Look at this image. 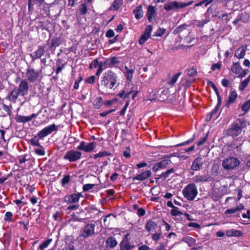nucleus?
Masks as SVG:
<instances>
[{"label": "nucleus", "instance_id": "nucleus-42", "mask_svg": "<svg viewBox=\"0 0 250 250\" xmlns=\"http://www.w3.org/2000/svg\"><path fill=\"white\" fill-rule=\"evenodd\" d=\"M182 74L181 72H179L174 74L172 78L167 82V84L169 85H173L177 82L178 79Z\"/></svg>", "mask_w": 250, "mask_h": 250}, {"label": "nucleus", "instance_id": "nucleus-57", "mask_svg": "<svg viewBox=\"0 0 250 250\" xmlns=\"http://www.w3.org/2000/svg\"><path fill=\"white\" fill-rule=\"evenodd\" d=\"M83 80L82 76H79L76 80H75L73 88L75 89H78L79 88V83Z\"/></svg>", "mask_w": 250, "mask_h": 250}, {"label": "nucleus", "instance_id": "nucleus-14", "mask_svg": "<svg viewBox=\"0 0 250 250\" xmlns=\"http://www.w3.org/2000/svg\"><path fill=\"white\" fill-rule=\"evenodd\" d=\"M157 15V9L153 5H148L147 8L146 16L149 22H152Z\"/></svg>", "mask_w": 250, "mask_h": 250}, {"label": "nucleus", "instance_id": "nucleus-53", "mask_svg": "<svg viewBox=\"0 0 250 250\" xmlns=\"http://www.w3.org/2000/svg\"><path fill=\"white\" fill-rule=\"evenodd\" d=\"M1 107H2V109H3V110L6 113V114L7 115H8L9 116H10L12 114V111H11V109H12V107L11 105L10 106H8V105H7L4 104H3L1 105Z\"/></svg>", "mask_w": 250, "mask_h": 250}, {"label": "nucleus", "instance_id": "nucleus-54", "mask_svg": "<svg viewBox=\"0 0 250 250\" xmlns=\"http://www.w3.org/2000/svg\"><path fill=\"white\" fill-rule=\"evenodd\" d=\"M222 103V101H217V104L214 108L212 110V111L210 112L211 115L213 116L214 115L216 114L217 112L218 111L220 107L221 106Z\"/></svg>", "mask_w": 250, "mask_h": 250}, {"label": "nucleus", "instance_id": "nucleus-43", "mask_svg": "<svg viewBox=\"0 0 250 250\" xmlns=\"http://www.w3.org/2000/svg\"><path fill=\"white\" fill-rule=\"evenodd\" d=\"M103 105V98L102 97L96 98L93 102V106L96 109L100 108Z\"/></svg>", "mask_w": 250, "mask_h": 250}, {"label": "nucleus", "instance_id": "nucleus-64", "mask_svg": "<svg viewBox=\"0 0 250 250\" xmlns=\"http://www.w3.org/2000/svg\"><path fill=\"white\" fill-rule=\"evenodd\" d=\"M188 74L190 77L195 76L197 74L196 69L193 67L188 70Z\"/></svg>", "mask_w": 250, "mask_h": 250}, {"label": "nucleus", "instance_id": "nucleus-7", "mask_svg": "<svg viewBox=\"0 0 250 250\" xmlns=\"http://www.w3.org/2000/svg\"><path fill=\"white\" fill-rule=\"evenodd\" d=\"M62 42L63 39L61 36H54L50 41H47L46 44L48 46V50L54 54L56 48Z\"/></svg>", "mask_w": 250, "mask_h": 250}, {"label": "nucleus", "instance_id": "nucleus-49", "mask_svg": "<svg viewBox=\"0 0 250 250\" xmlns=\"http://www.w3.org/2000/svg\"><path fill=\"white\" fill-rule=\"evenodd\" d=\"M13 214L12 212L7 211L5 214V215L4 217V220L5 222H9V223L14 222V220L13 219Z\"/></svg>", "mask_w": 250, "mask_h": 250}, {"label": "nucleus", "instance_id": "nucleus-47", "mask_svg": "<svg viewBox=\"0 0 250 250\" xmlns=\"http://www.w3.org/2000/svg\"><path fill=\"white\" fill-rule=\"evenodd\" d=\"M195 137H196L195 134L194 133L192 137L190 139H189L188 140L185 141L182 143H180V144L175 145L174 146V147H179V146H183L188 145L189 144L192 143V142H193L194 141V140L195 139Z\"/></svg>", "mask_w": 250, "mask_h": 250}, {"label": "nucleus", "instance_id": "nucleus-50", "mask_svg": "<svg viewBox=\"0 0 250 250\" xmlns=\"http://www.w3.org/2000/svg\"><path fill=\"white\" fill-rule=\"evenodd\" d=\"M241 209H242V208H239V206H237L235 208H229L226 210L225 211V214L228 215L229 214H234Z\"/></svg>", "mask_w": 250, "mask_h": 250}, {"label": "nucleus", "instance_id": "nucleus-40", "mask_svg": "<svg viewBox=\"0 0 250 250\" xmlns=\"http://www.w3.org/2000/svg\"><path fill=\"white\" fill-rule=\"evenodd\" d=\"M87 3H81L79 6V13L80 15H85L88 11Z\"/></svg>", "mask_w": 250, "mask_h": 250}, {"label": "nucleus", "instance_id": "nucleus-37", "mask_svg": "<svg viewBox=\"0 0 250 250\" xmlns=\"http://www.w3.org/2000/svg\"><path fill=\"white\" fill-rule=\"evenodd\" d=\"M182 241L187 243L189 247L193 246L196 243V240L190 236L183 237L182 239Z\"/></svg>", "mask_w": 250, "mask_h": 250}, {"label": "nucleus", "instance_id": "nucleus-11", "mask_svg": "<svg viewBox=\"0 0 250 250\" xmlns=\"http://www.w3.org/2000/svg\"><path fill=\"white\" fill-rule=\"evenodd\" d=\"M171 164V161L169 158L165 159L164 160H162V161L155 163L152 168V171L156 172L160 169H165Z\"/></svg>", "mask_w": 250, "mask_h": 250}, {"label": "nucleus", "instance_id": "nucleus-6", "mask_svg": "<svg viewBox=\"0 0 250 250\" xmlns=\"http://www.w3.org/2000/svg\"><path fill=\"white\" fill-rule=\"evenodd\" d=\"M82 156V153L79 151L71 149L67 151L63 156V159L69 162H75L80 160Z\"/></svg>", "mask_w": 250, "mask_h": 250}, {"label": "nucleus", "instance_id": "nucleus-34", "mask_svg": "<svg viewBox=\"0 0 250 250\" xmlns=\"http://www.w3.org/2000/svg\"><path fill=\"white\" fill-rule=\"evenodd\" d=\"M193 180L196 183H198L203 182H208L209 181V178L207 176L197 175L193 178Z\"/></svg>", "mask_w": 250, "mask_h": 250}, {"label": "nucleus", "instance_id": "nucleus-24", "mask_svg": "<svg viewBox=\"0 0 250 250\" xmlns=\"http://www.w3.org/2000/svg\"><path fill=\"white\" fill-rule=\"evenodd\" d=\"M226 234L229 237H241L243 233L241 230L230 229L226 230Z\"/></svg>", "mask_w": 250, "mask_h": 250}, {"label": "nucleus", "instance_id": "nucleus-9", "mask_svg": "<svg viewBox=\"0 0 250 250\" xmlns=\"http://www.w3.org/2000/svg\"><path fill=\"white\" fill-rule=\"evenodd\" d=\"M40 74V71L39 70H35L34 68L28 67L26 72V76L27 78L26 80L33 83L38 79Z\"/></svg>", "mask_w": 250, "mask_h": 250}, {"label": "nucleus", "instance_id": "nucleus-60", "mask_svg": "<svg viewBox=\"0 0 250 250\" xmlns=\"http://www.w3.org/2000/svg\"><path fill=\"white\" fill-rule=\"evenodd\" d=\"M152 30V26L151 25H148L146 26L145 29L144 33H143L144 35H147V36L150 37L151 33Z\"/></svg>", "mask_w": 250, "mask_h": 250}, {"label": "nucleus", "instance_id": "nucleus-61", "mask_svg": "<svg viewBox=\"0 0 250 250\" xmlns=\"http://www.w3.org/2000/svg\"><path fill=\"white\" fill-rule=\"evenodd\" d=\"M27 156H28L27 154L19 156L18 157V159L19 161V163L20 164H22L25 163L26 161H28L29 159V158H27Z\"/></svg>", "mask_w": 250, "mask_h": 250}, {"label": "nucleus", "instance_id": "nucleus-16", "mask_svg": "<svg viewBox=\"0 0 250 250\" xmlns=\"http://www.w3.org/2000/svg\"><path fill=\"white\" fill-rule=\"evenodd\" d=\"M181 2L177 1H171L168 3H166L164 5V9L167 11H170L172 10H175L182 8Z\"/></svg>", "mask_w": 250, "mask_h": 250}, {"label": "nucleus", "instance_id": "nucleus-10", "mask_svg": "<svg viewBox=\"0 0 250 250\" xmlns=\"http://www.w3.org/2000/svg\"><path fill=\"white\" fill-rule=\"evenodd\" d=\"M95 225L88 223L81 231V236L84 238L89 237L95 233Z\"/></svg>", "mask_w": 250, "mask_h": 250}, {"label": "nucleus", "instance_id": "nucleus-63", "mask_svg": "<svg viewBox=\"0 0 250 250\" xmlns=\"http://www.w3.org/2000/svg\"><path fill=\"white\" fill-rule=\"evenodd\" d=\"M221 62H219L217 63L212 64L211 67V69L213 71H215L216 69L218 70H220L221 68Z\"/></svg>", "mask_w": 250, "mask_h": 250}, {"label": "nucleus", "instance_id": "nucleus-8", "mask_svg": "<svg viewBox=\"0 0 250 250\" xmlns=\"http://www.w3.org/2000/svg\"><path fill=\"white\" fill-rule=\"evenodd\" d=\"M97 143L95 142H92L86 144L84 141L80 142V145L77 146V149L79 150L83 151L85 152H92L96 148Z\"/></svg>", "mask_w": 250, "mask_h": 250}, {"label": "nucleus", "instance_id": "nucleus-17", "mask_svg": "<svg viewBox=\"0 0 250 250\" xmlns=\"http://www.w3.org/2000/svg\"><path fill=\"white\" fill-rule=\"evenodd\" d=\"M118 58L116 57H112L106 59L103 62V65H104V68L113 67L115 64L119 63Z\"/></svg>", "mask_w": 250, "mask_h": 250}, {"label": "nucleus", "instance_id": "nucleus-13", "mask_svg": "<svg viewBox=\"0 0 250 250\" xmlns=\"http://www.w3.org/2000/svg\"><path fill=\"white\" fill-rule=\"evenodd\" d=\"M38 114L33 113L30 116H25L17 114L15 118V121L18 123H25L31 121L33 119L37 117Z\"/></svg>", "mask_w": 250, "mask_h": 250}, {"label": "nucleus", "instance_id": "nucleus-2", "mask_svg": "<svg viewBox=\"0 0 250 250\" xmlns=\"http://www.w3.org/2000/svg\"><path fill=\"white\" fill-rule=\"evenodd\" d=\"M100 84L106 89H112L117 87L119 85L117 74L111 70L105 71L101 78Z\"/></svg>", "mask_w": 250, "mask_h": 250}, {"label": "nucleus", "instance_id": "nucleus-3", "mask_svg": "<svg viewBox=\"0 0 250 250\" xmlns=\"http://www.w3.org/2000/svg\"><path fill=\"white\" fill-rule=\"evenodd\" d=\"M247 121L245 118H239L234 121L226 130V136L234 138L240 135L244 128L247 127Z\"/></svg>", "mask_w": 250, "mask_h": 250}, {"label": "nucleus", "instance_id": "nucleus-38", "mask_svg": "<svg viewBox=\"0 0 250 250\" xmlns=\"http://www.w3.org/2000/svg\"><path fill=\"white\" fill-rule=\"evenodd\" d=\"M241 110L244 112L243 115L248 113L250 110V99L246 101L241 106Z\"/></svg>", "mask_w": 250, "mask_h": 250}, {"label": "nucleus", "instance_id": "nucleus-36", "mask_svg": "<svg viewBox=\"0 0 250 250\" xmlns=\"http://www.w3.org/2000/svg\"><path fill=\"white\" fill-rule=\"evenodd\" d=\"M231 70L233 73L238 74L241 72V70H242V68L239 62H234L231 67Z\"/></svg>", "mask_w": 250, "mask_h": 250}, {"label": "nucleus", "instance_id": "nucleus-58", "mask_svg": "<svg viewBox=\"0 0 250 250\" xmlns=\"http://www.w3.org/2000/svg\"><path fill=\"white\" fill-rule=\"evenodd\" d=\"M150 37L142 34L139 40V43L141 45L143 44Z\"/></svg>", "mask_w": 250, "mask_h": 250}, {"label": "nucleus", "instance_id": "nucleus-46", "mask_svg": "<svg viewBox=\"0 0 250 250\" xmlns=\"http://www.w3.org/2000/svg\"><path fill=\"white\" fill-rule=\"evenodd\" d=\"M187 27V25L186 23L180 25L174 29L173 30V34H178L182 32L183 31L185 30Z\"/></svg>", "mask_w": 250, "mask_h": 250}, {"label": "nucleus", "instance_id": "nucleus-62", "mask_svg": "<svg viewBox=\"0 0 250 250\" xmlns=\"http://www.w3.org/2000/svg\"><path fill=\"white\" fill-rule=\"evenodd\" d=\"M96 77L94 75H92L85 79V83L89 84H93L95 82Z\"/></svg>", "mask_w": 250, "mask_h": 250}, {"label": "nucleus", "instance_id": "nucleus-1", "mask_svg": "<svg viewBox=\"0 0 250 250\" xmlns=\"http://www.w3.org/2000/svg\"><path fill=\"white\" fill-rule=\"evenodd\" d=\"M58 128L59 126L55 124L46 126L30 140V144L32 146L39 147L38 148H35L34 149L36 154L39 156H43L45 155L44 148L43 146L40 144L39 141L52 133L53 132L57 131L58 130Z\"/></svg>", "mask_w": 250, "mask_h": 250}, {"label": "nucleus", "instance_id": "nucleus-29", "mask_svg": "<svg viewBox=\"0 0 250 250\" xmlns=\"http://www.w3.org/2000/svg\"><path fill=\"white\" fill-rule=\"evenodd\" d=\"M56 63L57 66L56 69V73L58 75L65 68L66 63H62V60L60 58L56 60Z\"/></svg>", "mask_w": 250, "mask_h": 250}, {"label": "nucleus", "instance_id": "nucleus-21", "mask_svg": "<svg viewBox=\"0 0 250 250\" xmlns=\"http://www.w3.org/2000/svg\"><path fill=\"white\" fill-rule=\"evenodd\" d=\"M174 168H171L166 171L162 172L161 174L158 175L155 178L156 182H158L159 180L160 179H162V181H164L169 176L170 174L174 173Z\"/></svg>", "mask_w": 250, "mask_h": 250}, {"label": "nucleus", "instance_id": "nucleus-12", "mask_svg": "<svg viewBox=\"0 0 250 250\" xmlns=\"http://www.w3.org/2000/svg\"><path fill=\"white\" fill-rule=\"evenodd\" d=\"M17 90L19 91L21 95L24 96L27 94L29 90V83L26 79L22 80L19 85L17 87Z\"/></svg>", "mask_w": 250, "mask_h": 250}, {"label": "nucleus", "instance_id": "nucleus-31", "mask_svg": "<svg viewBox=\"0 0 250 250\" xmlns=\"http://www.w3.org/2000/svg\"><path fill=\"white\" fill-rule=\"evenodd\" d=\"M123 4V0H114L109 8V10H114L115 11H117L119 9L120 7Z\"/></svg>", "mask_w": 250, "mask_h": 250}, {"label": "nucleus", "instance_id": "nucleus-59", "mask_svg": "<svg viewBox=\"0 0 250 250\" xmlns=\"http://www.w3.org/2000/svg\"><path fill=\"white\" fill-rule=\"evenodd\" d=\"M95 186V184H86L83 186V190L84 192H86L90 189H92Z\"/></svg>", "mask_w": 250, "mask_h": 250}, {"label": "nucleus", "instance_id": "nucleus-23", "mask_svg": "<svg viewBox=\"0 0 250 250\" xmlns=\"http://www.w3.org/2000/svg\"><path fill=\"white\" fill-rule=\"evenodd\" d=\"M133 14L134 15L135 18L138 20L142 18L144 15L142 5L137 6L133 11Z\"/></svg>", "mask_w": 250, "mask_h": 250}, {"label": "nucleus", "instance_id": "nucleus-41", "mask_svg": "<svg viewBox=\"0 0 250 250\" xmlns=\"http://www.w3.org/2000/svg\"><path fill=\"white\" fill-rule=\"evenodd\" d=\"M71 181V176L69 174H66L63 176L61 181V186L65 187Z\"/></svg>", "mask_w": 250, "mask_h": 250}, {"label": "nucleus", "instance_id": "nucleus-28", "mask_svg": "<svg viewBox=\"0 0 250 250\" xmlns=\"http://www.w3.org/2000/svg\"><path fill=\"white\" fill-rule=\"evenodd\" d=\"M157 227V224L152 219L148 220L145 225V229L148 232L155 230Z\"/></svg>", "mask_w": 250, "mask_h": 250}, {"label": "nucleus", "instance_id": "nucleus-55", "mask_svg": "<svg viewBox=\"0 0 250 250\" xmlns=\"http://www.w3.org/2000/svg\"><path fill=\"white\" fill-rule=\"evenodd\" d=\"M162 236V232L160 230L159 232L151 234V238L155 242L157 243Z\"/></svg>", "mask_w": 250, "mask_h": 250}, {"label": "nucleus", "instance_id": "nucleus-44", "mask_svg": "<svg viewBox=\"0 0 250 250\" xmlns=\"http://www.w3.org/2000/svg\"><path fill=\"white\" fill-rule=\"evenodd\" d=\"M246 50L242 47L238 48L235 53V56L239 59L243 58L245 55Z\"/></svg>", "mask_w": 250, "mask_h": 250}, {"label": "nucleus", "instance_id": "nucleus-51", "mask_svg": "<svg viewBox=\"0 0 250 250\" xmlns=\"http://www.w3.org/2000/svg\"><path fill=\"white\" fill-rule=\"evenodd\" d=\"M166 29L164 28L159 27L157 31L155 32L153 36L162 37L166 33Z\"/></svg>", "mask_w": 250, "mask_h": 250}, {"label": "nucleus", "instance_id": "nucleus-39", "mask_svg": "<svg viewBox=\"0 0 250 250\" xmlns=\"http://www.w3.org/2000/svg\"><path fill=\"white\" fill-rule=\"evenodd\" d=\"M207 83L208 85H210L214 90L217 97V101H222V98L221 96L220 95V93L218 91V90L217 87L216 86L215 84L213 83V82H212L211 81L208 80L207 81Z\"/></svg>", "mask_w": 250, "mask_h": 250}, {"label": "nucleus", "instance_id": "nucleus-19", "mask_svg": "<svg viewBox=\"0 0 250 250\" xmlns=\"http://www.w3.org/2000/svg\"><path fill=\"white\" fill-rule=\"evenodd\" d=\"M203 163L204 161L202 157L199 156L193 161L192 165L190 167V169L193 171H198L202 167Z\"/></svg>", "mask_w": 250, "mask_h": 250}, {"label": "nucleus", "instance_id": "nucleus-30", "mask_svg": "<svg viewBox=\"0 0 250 250\" xmlns=\"http://www.w3.org/2000/svg\"><path fill=\"white\" fill-rule=\"evenodd\" d=\"M59 6L55 2L50 3V13L51 16H56L60 13Z\"/></svg>", "mask_w": 250, "mask_h": 250}, {"label": "nucleus", "instance_id": "nucleus-45", "mask_svg": "<svg viewBox=\"0 0 250 250\" xmlns=\"http://www.w3.org/2000/svg\"><path fill=\"white\" fill-rule=\"evenodd\" d=\"M73 238L71 236H68L65 238L66 240V246L65 247L66 250H75L74 246L71 244H68L67 243V241H69L70 242H71L73 241Z\"/></svg>", "mask_w": 250, "mask_h": 250}, {"label": "nucleus", "instance_id": "nucleus-56", "mask_svg": "<svg viewBox=\"0 0 250 250\" xmlns=\"http://www.w3.org/2000/svg\"><path fill=\"white\" fill-rule=\"evenodd\" d=\"M170 214L172 216H177L183 214V213L178 210V208L175 207V208H172L170 211Z\"/></svg>", "mask_w": 250, "mask_h": 250}, {"label": "nucleus", "instance_id": "nucleus-22", "mask_svg": "<svg viewBox=\"0 0 250 250\" xmlns=\"http://www.w3.org/2000/svg\"><path fill=\"white\" fill-rule=\"evenodd\" d=\"M120 250H130L135 248V245L132 244L129 240H122L120 244Z\"/></svg>", "mask_w": 250, "mask_h": 250}, {"label": "nucleus", "instance_id": "nucleus-5", "mask_svg": "<svg viewBox=\"0 0 250 250\" xmlns=\"http://www.w3.org/2000/svg\"><path fill=\"white\" fill-rule=\"evenodd\" d=\"M239 165L240 161L237 158L230 156L223 160L222 166L226 170H232L235 169Z\"/></svg>", "mask_w": 250, "mask_h": 250}, {"label": "nucleus", "instance_id": "nucleus-20", "mask_svg": "<svg viewBox=\"0 0 250 250\" xmlns=\"http://www.w3.org/2000/svg\"><path fill=\"white\" fill-rule=\"evenodd\" d=\"M19 95H21V94L17 90V86H16L6 96V99L15 103L16 102Z\"/></svg>", "mask_w": 250, "mask_h": 250}, {"label": "nucleus", "instance_id": "nucleus-48", "mask_svg": "<svg viewBox=\"0 0 250 250\" xmlns=\"http://www.w3.org/2000/svg\"><path fill=\"white\" fill-rule=\"evenodd\" d=\"M52 242V239H48L45 241H44L39 246V249L41 250H44L45 249L47 248L49 244Z\"/></svg>", "mask_w": 250, "mask_h": 250}, {"label": "nucleus", "instance_id": "nucleus-33", "mask_svg": "<svg viewBox=\"0 0 250 250\" xmlns=\"http://www.w3.org/2000/svg\"><path fill=\"white\" fill-rule=\"evenodd\" d=\"M111 155H112V154L110 152L107 151H102L99 152L98 153L94 154L93 156L90 155L89 158H92L93 157L94 159H96L98 158H101Z\"/></svg>", "mask_w": 250, "mask_h": 250}, {"label": "nucleus", "instance_id": "nucleus-18", "mask_svg": "<svg viewBox=\"0 0 250 250\" xmlns=\"http://www.w3.org/2000/svg\"><path fill=\"white\" fill-rule=\"evenodd\" d=\"M152 175V172L150 170H147L145 171H143L141 173L137 174L136 176H134L132 178V180L133 181H144L147 178L151 177Z\"/></svg>", "mask_w": 250, "mask_h": 250}, {"label": "nucleus", "instance_id": "nucleus-32", "mask_svg": "<svg viewBox=\"0 0 250 250\" xmlns=\"http://www.w3.org/2000/svg\"><path fill=\"white\" fill-rule=\"evenodd\" d=\"M125 78L128 81L131 82L132 80L133 74L134 71L132 69H129L126 66H125Z\"/></svg>", "mask_w": 250, "mask_h": 250}, {"label": "nucleus", "instance_id": "nucleus-35", "mask_svg": "<svg viewBox=\"0 0 250 250\" xmlns=\"http://www.w3.org/2000/svg\"><path fill=\"white\" fill-rule=\"evenodd\" d=\"M250 82V75L245 80L242 81L239 85V90L243 91L245 88L248 85Z\"/></svg>", "mask_w": 250, "mask_h": 250}, {"label": "nucleus", "instance_id": "nucleus-26", "mask_svg": "<svg viewBox=\"0 0 250 250\" xmlns=\"http://www.w3.org/2000/svg\"><path fill=\"white\" fill-rule=\"evenodd\" d=\"M82 196L81 193H73L68 196L67 202L70 204L78 203L80 198Z\"/></svg>", "mask_w": 250, "mask_h": 250}, {"label": "nucleus", "instance_id": "nucleus-25", "mask_svg": "<svg viewBox=\"0 0 250 250\" xmlns=\"http://www.w3.org/2000/svg\"><path fill=\"white\" fill-rule=\"evenodd\" d=\"M105 244L107 248L113 249L117 245L118 242L114 237L110 236L106 240Z\"/></svg>", "mask_w": 250, "mask_h": 250}, {"label": "nucleus", "instance_id": "nucleus-15", "mask_svg": "<svg viewBox=\"0 0 250 250\" xmlns=\"http://www.w3.org/2000/svg\"><path fill=\"white\" fill-rule=\"evenodd\" d=\"M45 51V46L44 45H41L38 46V48L37 50H36L33 53H31L30 54V56L31 58L32 61H35L37 59L41 58L42 57Z\"/></svg>", "mask_w": 250, "mask_h": 250}, {"label": "nucleus", "instance_id": "nucleus-27", "mask_svg": "<svg viewBox=\"0 0 250 250\" xmlns=\"http://www.w3.org/2000/svg\"><path fill=\"white\" fill-rule=\"evenodd\" d=\"M237 97V94L235 90L230 91L229 93L228 100L226 102V105L229 107L230 104H233Z\"/></svg>", "mask_w": 250, "mask_h": 250}, {"label": "nucleus", "instance_id": "nucleus-4", "mask_svg": "<svg viewBox=\"0 0 250 250\" xmlns=\"http://www.w3.org/2000/svg\"><path fill=\"white\" fill-rule=\"evenodd\" d=\"M182 192L186 199L189 201H193L198 194V190L195 184L190 183L184 188Z\"/></svg>", "mask_w": 250, "mask_h": 250}, {"label": "nucleus", "instance_id": "nucleus-52", "mask_svg": "<svg viewBox=\"0 0 250 250\" xmlns=\"http://www.w3.org/2000/svg\"><path fill=\"white\" fill-rule=\"evenodd\" d=\"M98 59L93 60L89 64V68L91 69L97 68L102 62H99Z\"/></svg>", "mask_w": 250, "mask_h": 250}]
</instances>
